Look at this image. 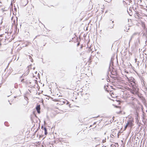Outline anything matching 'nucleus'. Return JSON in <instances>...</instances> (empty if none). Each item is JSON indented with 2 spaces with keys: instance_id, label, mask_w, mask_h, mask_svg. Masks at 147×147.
Masks as SVG:
<instances>
[{
  "instance_id": "obj_1",
  "label": "nucleus",
  "mask_w": 147,
  "mask_h": 147,
  "mask_svg": "<svg viewBox=\"0 0 147 147\" xmlns=\"http://www.w3.org/2000/svg\"><path fill=\"white\" fill-rule=\"evenodd\" d=\"M130 84L132 85L133 89V90H131V92L133 94H134L136 93V90L135 87H134V85L135 84V82H133V83H131Z\"/></svg>"
},
{
  "instance_id": "obj_2",
  "label": "nucleus",
  "mask_w": 147,
  "mask_h": 147,
  "mask_svg": "<svg viewBox=\"0 0 147 147\" xmlns=\"http://www.w3.org/2000/svg\"><path fill=\"white\" fill-rule=\"evenodd\" d=\"M111 20H110V21L108 22V27L109 28L112 29L113 28L114 24H113L114 21H113L112 22H111Z\"/></svg>"
},
{
  "instance_id": "obj_3",
  "label": "nucleus",
  "mask_w": 147,
  "mask_h": 147,
  "mask_svg": "<svg viewBox=\"0 0 147 147\" xmlns=\"http://www.w3.org/2000/svg\"><path fill=\"white\" fill-rule=\"evenodd\" d=\"M36 109L37 111V113L38 114H40V105H37L36 107Z\"/></svg>"
},
{
  "instance_id": "obj_4",
  "label": "nucleus",
  "mask_w": 147,
  "mask_h": 147,
  "mask_svg": "<svg viewBox=\"0 0 147 147\" xmlns=\"http://www.w3.org/2000/svg\"><path fill=\"white\" fill-rule=\"evenodd\" d=\"M22 2L23 3L22 5L25 6L28 4V0H22Z\"/></svg>"
},
{
  "instance_id": "obj_5",
  "label": "nucleus",
  "mask_w": 147,
  "mask_h": 147,
  "mask_svg": "<svg viewBox=\"0 0 147 147\" xmlns=\"http://www.w3.org/2000/svg\"><path fill=\"white\" fill-rule=\"evenodd\" d=\"M113 58H111V61L110 63V66L109 67V68H110V66L111 65H113Z\"/></svg>"
},
{
  "instance_id": "obj_6",
  "label": "nucleus",
  "mask_w": 147,
  "mask_h": 147,
  "mask_svg": "<svg viewBox=\"0 0 147 147\" xmlns=\"http://www.w3.org/2000/svg\"><path fill=\"white\" fill-rule=\"evenodd\" d=\"M28 69L26 71V73L24 75V76H25V75H27L28 74H29V67H30V66H28Z\"/></svg>"
},
{
  "instance_id": "obj_7",
  "label": "nucleus",
  "mask_w": 147,
  "mask_h": 147,
  "mask_svg": "<svg viewBox=\"0 0 147 147\" xmlns=\"http://www.w3.org/2000/svg\"><path fill=\"white\" fill-rule=\"evenodd\" d=\"M136 33H134L131 36L130 39L129 40V42L131 41V40L134 37V36L136 34Z\"/></svg>"
},
{
  "instance_id": "obj_8",
  "label": "nucleus",
  "mask_w": 147,
  "mask_h": 147,
  "mask_svg": "<svg viewBox=\"0 0 147 147\" xmlns=\"http://www.w3.org/2000/svg\"><path fill=\"white\" fill-rule=\"evenodd\" d=\"M128 123V125L131 126L132 125V122L131 121H127V123Z\"/></svg>"
},
{
  "instance_id": "obj_9",
  "label": "nucleus",
  "mask_w": 147,
  "mask_h": 147,
  "mask_svg": "<svg viewBox=\"0 0 147 147\" xmlns=\"http://www.w3.org/2000/svg\"><path fill=\"white\" fill-rule=\"evenodd\" d=\"M43 129L45 131H47V128L45 127H43L42 126L41 127V129H43Z\"/></svg>"
},
{
  "instance_id": "obj_10",
  "label": "nucleus",
  "mask_w": 147,
  "mask_h": 147,
  "mask_svg": "<svg viewBox=\"0 0 147 147\" xmlns=\"http://www.w3.org/2000/svg\"><path fill=\"white\" fill-rule=\"evenodd\" d=\"M4 124L7 126H9V124L7 122H5L4 123Z\"/></svg>"
},
{
  "instance_id": "obj_11",
  "label": "nucleus",
  "mask_w": 147,
  "mask_h": 147,
  "mask_svg": "<svg viewBox=\"0 0 147 147\" xmlns=\"http://www.w3.org/2000/svg\"><path fill=\"white\" fill-rule=\"evenodd\" d=\"M140 80H141V82H143L144 84V81L143 79V78L142 77H141V78H140Z\"/></svg>"
},
{
  "instance_id": "obj_12",
  "label": "nucleus",
  "mask_w": 147,
  "mask_h": 147,
  "mask_svg": "<svg viewBox=\"0 0 147 147\" xmlns=\"http://www.w3.org/2000/svg\"><path fill=\"white\" fill-rule=\"evenodd\" d=\"M140 105H141V109L142 110V111L143 112V106H142V105L141 104Z\"/></svg>"
},
{
  "instance_id": "obj_13",
  "label": "nucleus",
  "mask_w": 147,
  "mask_h": 147,
  "mask_svg": "<svg viewBox=\"0 0 147 147\" xmlns=\"http://www.w3.org/2000/svg\"><path fill=\"white\" fill-rule=\"evenodd\" d=\"M128 125V123H127V124L125 126V127L124 130H125L126 129Z\"/></svg>"
},
{
  "instance_id": "obj_14",
  "label": "nucleus",
  "mask_w": 147,
  "mask_h": 147,
  "mask_svg": "<svg viewBox=\"0 0 147 147\" xmlns=\"http://www.w3.org/2000/svg\"><path fill=\"white\" fill-rule=\"evenodd\" d=\"M47 131H45V135H47Z\"/></svg>"
},
{
  "instance_id": "obj_15",
  "label": "nucleus",
  "mask_w": 147,
  "mask_h": 147,
  "mask_svg": "<svg viewBox=\"0 0 147 147\" xmlns=\"http://www.w3.org/2000/svg\"><path fill=\"white\" fill-rule=\"evenodd\" d=\"M104 89H105V90H106L107 91H108L107 90V88H106V86H104Z\"/></svg>"
},
{
  "instance_id": "obj_16",
  "label": "nucleus",
  "mask_w": 147,
  "mask_h": 147,
  "mask_svg": "<svg viewBox=\"0 0 147 147\" xmlns=\"http://www.w3.org/2000/svg\"><path fill=\"white\" fill-rule=\"evenodd\" d=\"M24 74H23L20 77V78H21L22 77L24 78V76H23Z\"/></svg>"
},
{
  "instance_id": "obj_17",
  "label": "nucleus",
  "mask_w": 147,
  "mask_h": 147,
  "mask_svg": "<svg viewBox=\"0 0 147 147\" xmlns=\"http://www.w3.org/2000/svg\"><path fill=\"white\" fill-rule=\"evenodd\" d=\"M24 79H23L22 80H21V82H24Z\"/></svg>"
},
{
  "instance_id": "obj_18",
  "label": "nucleus",
  "mask_w": 147,
  "mask_h": 147,
  "mask_svg": "<svg viewBox=\"0 0 147 147\" xmlns=\"http://www.w3.org/2000/svg\"><path fill=\"white\" fill-rule=\"evenodd\" d=\"M137 58H135V61L136 62H137Z\"/></svg>"
},
{
  "instance_id": "obj_19",
  "label": "nucleus",
  "mask_w": 147,
  "mask_h": 147,
  "mask_svg": "<svg viewBox=\"0 0 147 147\" xmlns=\"http://www.w3.org/2000/svg\"><path fill=\"white\" fill-rule=\"evenodd\" d=\"M80 44V42H78L77 44V46H78Z\"/></svg>"
},
{
  "instance_id": "obj_20",
  "label": "nucleus",
  "mask_w": 147,
  "mask_h": 147,
  "mask_svg": "<svg viewBox=\"0 0 147 147\" xmlns=\"http://www.w3.org/2000/svg\"><path fill=\"white\" fill-rule=\"evenodd\" d=\"M96 124V122H95L94 123H93V125H95V124Z\"/></svg>"
},
{
  "instance_id": "obj_21",
  "label": "nucleus",
  "mask_w": 147,
  "mask_h": 147,
  "mask_svg": "<svg viewBox=\"0 0 147 147\" xmlns=\"http://www.w3.org/2000/svg\"><path fill=\"white\" fill-rule=\"evenodd\" d=\"M105 141V140H102V142L103 143Z\"/></svg>"
},
{
  "instance_id": "obj_22",
  "label": "nucleus",
  "mask_w": 147,
  "mask_h": 147,
  "mask_svg": "<svg viewBox=\"0 0 147 147\" xmlns=\"http://www.w3.org/2000/svg\"><path fill=\"white\" fill-rule=\"evenodd\" d=\"M129 10L130 11H131V9L130 8H129Z\"/></svg>"
},
{
  "instance_id": "obj_23",
  "label": "nucleus",
  "mask_w": 147,
  "mask_h": 147,
  "mask_svg": "<svg viewBox=\"0 0 147 147\" xmlns=\"http://www.w3.org/2000/svg\"><path fill=\"white\" fill-rule=\"evenodd\" d=\"M35 69V67H34V68H33V69L34 70V69Z\"/></svg>"
},
{
  "instance_id": "obj_24",
  "label": "nucleus",
  "mask_w": 147,
  "mask_h": 147,
  "mask_svg": "<svg viewBox=\"0 0 147 147\" xmlns=\"http://www.w3.org/2000/svg\"><path fill=\"white\" fill-rule=\"evenodd\" d=\"M123 2H125V1H123Z\"/></svg>"
},
{
  "instance_id": "obj_25",
  "label": "nucleus",
  "mask_w": 147,
  "mask_h": 147,
  "mask_svg": "<svg viewBox=\"0 0 147 147\" xmlns=\"http://www.w3.org/2000/svg\"><path fill=\"white\" fill-rule=\"evenodd\" d=\"M36 82H37V81L36 80Z\"/></svg>"
},
{
  "instance_id": "obj_26",
  "label": "nucleus",
  "mask_w": 147,
  "mask_h": 147,
  "mask_svg": "<svg viewBox=\"0 0 147 147\" xmlns=\"http://www.w3.org/2000/svg\"><path fill=\"white\" fill-rule=\"evenodd\" d=\"M29 57H30V58L31 57V56H30Z\"/></svg>"
},
{
  "instance_id": "obj_27",
  "label": "nucleus",
  "mask_w": 147,
  "mask_h": 147,
  "mask_svg": "<svg viewBox=\"0 0 147 147\" xmlns=\"http://www.w3.org/2000/svg\"><path fill=\"white\" fill-rule=\"evenodd\" d=\"M32 60H33V59H32V60H31V61H32Z\"/></svg>"
},
{
  "instance_id": "obj_28",
  "label": "nucleus",
  "mask_w": 147,
  "mask_h": 147,
  "mask_svg": "<svg viewBox=\"0 0 147 147\" xmlns=\"http://www.w3.org/2000/svg\"><path fill=\"white\" fill-rule=\"evenodd\" d=\"M112 136H114L113 134H112Z\"/></svg>"
},
{
  "instance_id": "obj_29",
  "label": "nucleus",
  "mask_w": 147,
  "mask_h": 147,
  "mask_svg": "<svg viewBox=\"0 0 147 147\" xmlns=\"http://www.w3.org/2000/svg\"><path fill=\"white\" fill-rule=\"evenodd\" d=\"M112 136H114L113 134H112Z\"/></svg>"
},
{
  "instance_id": "obj_30",
  "label": "nucleus",
  "mask_w": 147,
  "mask_h": 147,
  "mask_svg": "<svg viewBox=\"0 0 147 147\" xmlns=\"http://www.w3.org/2000/svg\"><path fill=\"white\" fill-rule=\"evenodd\" d=\"M37 72L36 71L35 73H37Z\"/></svg>"
},
{
  "instance_id": "obj_31",
  "label": "nucleus",
  "mask_w": 147,
  "mask_h": 147,
  "mask_svg": "<svg viewBox=\"0 0 147 147\" xmlns=\"http://www.w3.org/2000/svg\"><path fill=\"white\" fill-rule=\"evenodd\" d=\"M92 127V125H91L90 126V127Z\"/></svg>"
},
{
  "instance_id": "obj_32",
  "label": "nucleus",
  "mask_w": 147,
  "mask_h": 147,
  "mask_svg": "<svg viewBox=\"0 0 147 147\" xmlns=\"http://www.w3.org/2000/svg\"><path fill=\"white\" fill-rule=\"evenodd\" d=\"M146 112H147V110L146 111Z\"/></svg>"
},
{
  "instance_id": "obj_33",
  "label": "nucleus",
  "mask_w": 147,
  "mask_h": 147,
  "mask_svg": "<svg viewBox=\"0 0 147 147\" xmlns=\"http://www.w3.org/2000/svg\"><path fill=\"white\" fill-rule=\"evenodd\" d=\"M16 27H17V25H16Z\"/></svg>"
}]
</instances>
